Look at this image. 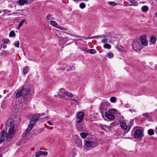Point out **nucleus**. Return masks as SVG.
Returning a JSON list of instances; mask_svg holds the SVG:
<instances>
[{
	"label": "nucleus",
	"instance_id": "obj_16",
	"mask_svg": "<svg viewBox=\"0 0 157 157\" xmlns=\"http://www.w3.org/2000/svg\"><path fill=\"white\" fill-rule=\"evenodd\" d=\"M75 141L78 147H80L82 146V142L80 137L78 136L75 139Z\"/></svg>",
	"mask_w": 157,
	"mask_h": 157
},
{
	"label": "nucleus",
	"instance_id": "obj_51",
	"mask_svg": "<svg viewBox=\"0 0 157 157\" xmlns=\"http://www.w3.org/2000/svg\"><path fill=\"white\" fill-rule=\"evenodd\" d=\"M48 124L49 125H53V123L52 122L50 121H48L47 122Z\"/></svg>",
	"mask_w": 157,
	"mask_h": 157
},
{
	"label": "nucleus",
	"instance_id": "obj_53",
	"mask_svg": "<svg viewBox=\"0 0 157 157\" xmlns=\"http://www.w3.org/2000/svg\"><path fill=\"white\" fill-rule=\"evenodd\" d=\"M129 111H130L132 113L133 111L134 112H136V111L133 109H130L129 110Z\"/></svg>",
	"mask_w": 157,
	"mask_h": 157
},
{
	"label": "nucleus",
	"instance_id": "obj_2",
	"mask_svg": "<svg viewBox=\"0 0 157 157\" xmlns=\"http://www.w3.org/2000/svg\"><path fill=\"white\" fill-rule=\"evenodd\" d=\"M40 116L39 113H36L34 115L32 118L31 119L29 124L28 125V128H27L26 131L24 133L25 136H26L27 134V133L30 131L33 128L35 122L39 121L38 119Z\"/></svg>",
	"mask_w": 157,
	"mask_h": 157
},
{
	"label": "nucleus",
	"instance_id": "obj_6",
	"mask_svg": "<svg viewBox=\"0 0 157 157\" xmlns=\"http://www.w3.org/2000/svg\"><path fill=\"white\" fill-rule=\"evenodd\" d=\"M133 49L136 52H138L141 48L140 43L137 41H133L132 44Z\"/></svg>",
	"mask_w": 157,
	"mask_h": 157
},
{
	"label": "nucleus",
	"instance_id": "obj_34",
	"mask_svg": "<svg viewBox=\"0 0 157 157\" xmlns=\"http://www.w3.org/2000/svg\"><path fill=\"white\" fill-rule=\"evenodd\" d=\"M117 49L119 51H121L122 50L123 47L121 45H117L116 46Z\"/></svg>",
	"mask_w": 157,
	"mask_h": 157
},
{
	"label": "nucleus",
	"instance_id": "obj_13",
	"mask_svg": "<svg viewBox=\"0 0 157 157\" xmlns=\"http://www.w3.org/2000/svg\"><path fill=\"white\" fill-rule=\"evenodd\" d=\"M32 2H28L26 0H19L18 1V4L20 6H22L25 4L26 5L30 4Z\"/></svg>",
	"mask_w": 157,
	"mask_h": 157
},
{
	"label": "nucleus",
	"instance_id": "obj_58",
	"mask_svg": "<svg viewBox=\"0 0 157 157\" xmlns=\"http://www.w3.org/2000/svg\"><path fill=\"white\" fill-rule=\"evenodd\" d=\"M155 133H156V134H157V126L156 127V128H155Z\"/></svg>",
	"mask_w": 157,
	"mask_h": 157
},
{
	"label": "nucleus",
	"instance_id": "obj_12",
	"mask_svg": "<svg viewBox=\"0 0 157 157\" xmlns=\"http://www.w3.org/2000/svg\"><path fill=\"white\" fill-rule=\"evenodd\" d=\"M21 90L23 94V96L27 95L30 93V90L28 88H25Z\"/></svg>",
	"mask_w": 157,
	"mask_h": 157
},
{
	"label": "nucleus",
	"instance_id": "obj_14",
	"mask_svg": "<svg viewBox=\"0 0 157 157\" xmlns=\"http://www.w3.org/2000/svg\"><path fill=\"white\" fill-rule=\"evenodd\" d=\"M104 113L105 114V117L109 120H112L115 119L114 116L107 113V111L104 112Z\"/></svg>",
	"mask_w": 157,
	"mask_h": 157
},
{
	"label": "nucleus",
	"instance_id": "obj_44",
	"mask_svg": "<svg viewBox=\"0 0 157 157\" xmlns=\"http://www.w3.org/2000/svg\"><path fill=\"white\" fill-rule=\"evenodd\" d=\"M60 92L62 93V94H64V92H66V91H65L64 89L63 88H61L59 90Z\"/></svg>",
	"mask_w": 157,
	"mask_h": 157
},
{
	"label": "nucleus",
	"instance_id": "obj_47",
	"mask_svg": "<svg viewBox=\"0 0 157 157\" xmlns=\"http://www.w3.org/2000/svg\"><path fill=\"white\" fill-rule=\"evenodd\" d=\"M2 41H4L5 43L7 44L10 41L9 39H3Z\"/></svg>",
	"mask_w": 157,
	"mask_h": 157
},
{
	"label": "nucleus",
	"instance_id": "obj_41",
	"mask_svg": "<svg viewBox=\"0 0 157 157\" xmlns=\"http://www.w3.org/2000/svg\"><path fill=\"white\" fill-rule=\"evenodd\" d=\"M16 47L19 48V41H17L15 42V43L14 44Z\"/></svg>",
	"mask_w": 157,
	"mask_h": 157
},
{
	"label": "nucleus",
	"instance_id": "obj_64",
	"mask_svg": "<svg viewBox=\"0 0 157 157\" xmlns=\"http://www.w3.org/2000/svg\"><path fill=\"white\" fill-rule=\"evenodd\" d=\"M155 16L157 17V12L155 13Z\"/></svg>",
	"mask_w": 157,
	"mask_h": 157
},
{
	"label": "nucleus",
	"instance_id": "obj_21",
	"mask_svg": "<svg viewBox=\"0 0 157 157\" xmlns=\"http://www.w3.org/2000/svg\"><path fill=\"white\" fill-rule=\"evenodd\" d=\"M130 2L131 4L129 5L130 6H137L138 5L137 2L135 0H130Z\"/></svg>",
	"mask_w": 157,
	"mask_h": 157
},
{
	"label": "nucleus",
	"instance_id": "obj_23",
	"mask_svg": "<svg viewBox=\"0 0 157 157\" xmlns=\"http://www.w3.org/2000/svg\"><path fill=\"white\" fill-rule=\"evenodd\" d=\"M86 52L91 54H94L96 52V51L94 49H91L87 50V51H86Z\"/></svg>",
	"mask_w": 157,
	"mask_h": 157
},
{
	"label": "nucleus",
	"instance_id": "obj_26",
	"mask_svg": "<svg viewBox=\"0 0 157 157\" xmlns=\"http://www.w3.org/2000/svg\"><path fill=\"white\" fill-rule=\"evenodd\" d=\"M147 133L149 135L151 136L154 134V131L153 129H150L148 130Z\"/></svg>",
	"mask_w": 157,
	"mask_h": 157
},
{
	"label": "nucleus",
	"instance_id": "obj_61",
	"mask_svg": "<svg viewBox=\"0 0 157 157\" xmlns=\"http://www.w3.org/2000/svg\"><path fill=\"white\" fill-rule=\"evenodd\" d=\"M81 1L87 2L89 0H80Z\"/></svg>",
	"mask_w": 157,
	"mask_h": 157
},
{
	"label": "nucleus",
	"instance_id": "obj_3",
	"mask_svg": "<svg viewBox=\"0 0 157 157\" xmlns=\"http://www.w3.org/2000/svg\"><path fill=\"white\" fill-rule=\"evenodd\" d=\"M10 128L9 129V134L8 135L9 137H12L14 135V124L13 123V120L12 119L8 120L6 124V128Z\"/></svg>",
	"mask_w": 157,
	"mask_h": 157
},
{
	"label": "nucleus",
	"instance_id": "obj_52",
	"mask_svg": "<svg viewBox=\"0 0 157 157\" xmlns=\"http://www.w3.org/2000/svg\"><path fill=\"white\" fill-rule=\"evenodd\" d=\"M71 100L72 101H74V102H76V103H77L78 102V100L77 99H75V98L71 99Z\"/></svg>",
	"mask_w": 157,
	"mask_h": 157
},
{
	"label": "nucleus",
	"instance_id": "obj_7",
	"mask_svg": "<svg viewBox=\"0 0 157 157\" xmlns=\"http://www.w3.org/2000/svg\"><path fill=\"white\" fill-rule=\"evenodd\" d=\"M84 114V113L82 112L78 113L77 115V117L78 119H79L76 121V123L78 124L80 123L83 119Z\"/></svg>",
	"mask_w": 157,
	"mask_h": 157
},
{
	"label": "nucleus",
	"instance_id": "obj_27",
	"mask_svg": "<svg viewBox=\"0 0 157 157\" xmlns=\"http://www.w3.org/2000/svg\"><path fill=\"white\" fill-rule=\"evenodd\" d=\"M98 126L100 127L102 130L105 131L106 129L105 128H106V126L105 125L102 124H99Z\"/></svg>",
	"mask_w": 157,
	"mask_h": 157
},
{
	"label": "nucleus",
	"instance_id": "obj_25",
	"mask_svg": "<svg viewBox=\"0 0 157 157\" xmlns=\"http://www.w3.org/2000/svg\"><path fill=\"white\" fill-rule=\"evenodd\" d=\"M141 10L143 12H146L148 10V7L146 6H144L142 7Z\"/></svg>",
	"mask_w": 157,
	"mask_h": 157
},
{
	"label": "nucleus",
	"instance_id": "obj_9",
	"mask_svg": "<svg viewBox=\"0 0 157 157\" xmlns=\"http://www.w3.org/2000/svg\"><path fill=\"white\" fill-rule=\"evenodd\" d=\"M76 125L77 129L79 131H86V127L84 124L80 125L76 123Z\"/></svg>",
	"mask_w": 157,
	"mask_h": 157
},
{
	"label": "nucleus",
	"instance_id": "obj_30",
	"mask_svg": "<svg viewBox=\"0 0 157 157\" xmlns=\"http://www.w3.org/2000/svg\"><path fill=\"white\" fill-rule=\"evenodd\" d=\"M64 94L68 96V97L70 98H71L73 97V94L71 93L68 92L67 91H66V92H64Z\"/></svg>",
	"mask_w": 157,
	"mask_h": 157
},
{
	"label": "nucleus",
	"instance_id": "obj_56",
	"mask_svg": "<svg viewBox=\"0 0 157 157\" xmlns=\"http://www.w3.org/2000/svg\"><path fill=\"white\" fill-rule=\"evenodd\" d=\"M75 69V67H74L72 66L70 70H74Z\"/></svg>",
	"mask_w": 157,
	"mask_h": 157
},
{
	"label": "nucleus",
	"instance_id": "obj_19",
	"mask_svg": "<svg viewBox=\"0 0 157 157\" xmlns=\"http://www.w3.org/2000/svg\"><path fill=\"white\" fill-rule=\"evenodd\" d=\"M143 116L147 118L148 121H152V118L149 113H144L143 114Z\"/></svg>",
	"mask_w": 157,
	"mask_h": 157
},
{
	"label": "nucleus",
	"instance_id": "obj_15",
	"mask_svg": "<svg viewBox=\"0 0 157 157\" xmlns=\"http://www.w3.org/2000/svg\"><path fill=\"white\" fill-rule=\"evenodd\" d=\"M69 40L68 37H61L60 38V42L59 43V45L60 46L61 44L63 45L65 43Z\"/></svg>",
	"mask_w": 157,
	"mask_h": 157
},
{
	"label": "nucleus",
	"instance_id": "obj_32",
	"mask_svg": "<svg viewBox=\"0 0 157 157\" xmlns=\"http://www.w3.org/2000/svg\"><path fill=\"white\" fill-rule=\"evenodd\" d=\"M6 101L4 100L3 101L1 105V108L3 109H5L6 107Z\"/></svg>",
	"mask_w": 157,
	"mask_h": 157
},
{
	"label": "nucleus",
	"instance_id": "obj_54",
	"mask_svg": "<svg viewBox=\"0 0 157 157\" xmlns=\"http://www.w3.org/2000/svg\"><path fill=\"white\" fill-rule=\"evenodd\" d=\"M58 96L60 98L62 97V95H61L60 94H58L57 95H55V96L56 97H57Z\"/></svg>",
	"mask_w": 157,
	"mask_h": 157
},
{
	"label": "nucleus",
	"instance_id": "obj_18",
	"mask_svg": "<svg viewBox=\"0 0 157 157\" xmlns=\"http://www.w3.org/2000/svg\"><path fill=\"white\" fill-rule=\"evenodd\" d=\"M10 54V52L5 50H3L0 53V56H6L7 55Z\"/></svg>",
	"mask_w": 157,
	"mask_h": 157
},
{
	"label": "nucleus",
	"instance_id": "obj_11",
	"mask_svg": "<svg viewBox=\"0 0 157 157\" xmlns=\"http://www.w3.org/2000/svg\"><path fill=\"white\" fill-rule=\"evenodd\" d=\"M9 134V131H8V133H7V132H5L4 131H2L1 132V135L2 136L0 137V138L2 140H3L4 141L6 138V139L8 138H11V137H9L8 136V135Z\"/></svg>",
	"mask_w": 157,
	"mask_h": 157
},
{
	"label": "nucleus",
	"instance_id": "obj_46",
	"mask_svg": "<svg viewBox=\"0 0 157 157\" xmlns=\"http://www.w3.org/2000/svg\"><path fill=\"white\" fill-rule=\"evenodd\" d=\"M41 155L46 156L48 155V152L47 151H41Z\"/></svg>",
	"mask_w": 157,
	"mask_h": 157
},
{
	"label": "nucleus",
	"instance_id": "obj_28",
	"mask_svg": "<svg viewBox=\"0 0 157 157\" xmlns=\"http://www.w3.org/2000/svg\"><path fill=\"white\" fill-rule=\"evenodd\" d=\"M88 135V134L85 132H81L80 134V136L83 139H85L86 138L87 136Z\"/></svg>",
	"mask_w": 157,
	"mask_h": 157
},
{
	"label": "nucleus",
	"instance_id": "obj_39",
	"mask_svg": "<svg viewBox=\"0 0 157 157\" xmlns=\"http://www.w3.org/2000/svg\"><path fill=\"white\" fill-rule=\"evenodd\" d=\"M116 98L115 97H112L110 98V101L111 102L114 103L116 101Z\"/></svg>",
	"mask_w": 157,
	"mask_h": 157
},
{
	"label": "nucleus",
	"instance_id": "obj_59",
	"mask_svg": "<svg viewBox=\"0 0 157 157\" xmlns=\"http://www.w3.org/2000/svg\"><path fill=\"white\" fill-rule=\"evenodd\" d=\"M82 50L84 51L85 52H86V51H87L85 49H82Z\"/></svg>",
	"mask_w": 157,
	"mask_h": 157
},
{
	"label": "nucleus",
	"instance_id": "obj_49",
	"mask_svg": "<svg viewBox=\"0 0 157 157\" xmlns=\"http://www.w3.org/2000/svg\"><path fill=\"white\" fill-rule=\"evenodd\" d=\"M133 122L134 121L133 120H131L129 122L130 124L128 126L129 127V126H131V127H132L133 124Z\"/></svg>",
	"mask_w": 157,
	"mask_h": 157
},
{
	"label": "nucleus",
	"instance_id": "obj_10",
	"mask_svg": "<svg viewBox=\"0 0 157 157\" xmlns=\"http://www.w3.org/2000/svg\"><path fill=\"white\" fill-rule=\"evenodd\" d=\"M85 145L87 147L90 148H92L95 147L94 144L93 142L87 140L85 142L84 145Z\"/></svg>",
	"mask_w": 157,
	"mask_h": 157
},
{
	"label": "nucleus",
	"instance_id": "obj_42",
	"mask_svg": "<svg viewBox=\"0 0 157 157\" xmlns=\"http://www.w3.org/2000/svg\"><path fill=\"white\" fill-rule=\"evenodd\" d=\"M108 4L112 6H115L116 5V3L113 2H108Z\"/></svg>",
	"mask_w": 157,
	"mask_h": 157
},
{
	"label": "nucleus",
	"instance_id": "obj_63",
	"mask_svg": "<svg viewBox=\"0 0 157 157\" xmlns=\"http://www.w3.org/2000/svg\"><path fill=\"white\" fill-rule=\"evenodd\" d=\"M71 70H70V68H68L67 69V71H71Z\"/></svg>",
	"mask_w": 157,
	"mask_h": 157
},
{
	"label": "nucleus",
	"instance_id": "obj_40",
	"mask_svg": "<svg viewBox=\"0 0 157 157\" xmlns=\"http://www.w3.org/2000/svg\"><path fill=\"white\" fill-rule=\"evenodd\" d=\"M41 151H39L38 152H36V157H39L41 155Z\"/></svg>",
	"mask_w": 157,
	"mask_h": 157
},
{
	"label": "nucleus",
	"instance_id": "obj_31",
	"mask_svg": "<svg viewBox=\"0 0 157 157\" xmlns=\"http://www.w3.org/2000/svg\"><path fill=\"white\" fill-rule=\"evenodd\" d=\"M107 56L109 58H112L113 57V54L112 52H110L107 53Z\"/></svg>",
	"mask_w": 157,
	"mask_h": 157
},
{
	"label": "nucleus",
	"instance_id": "obj_1",
	"mask_svg": "<svg viewBox=\"0 0 157 157\" xmlns=\"http://www.w3.org/2000/svg\"><path fill=\"white\" fill-rule=\"evenodd\" d=\"M131 136H133L135 139L141 138L144 136V130L140 127H135L132 130Z\"/></svg>",
	"mask_w": 157,
	"mask_h": 157
},
{
	"label": "nucleus",
	"instance_id": "obj_38",
	"mask_svg": "<svg viewBox=\"0 0 157 157\" xmlns=\"http://www.w3.org/2000/svg\"><path fill=\"white\" fill-rule=\"evenodd\" d=\"M65 33H66L67 34L69 35H70V36H75L76 37H77V38H82L83 37L80 36H78V35H73V34H71L69 33H66V32H65Z\"/></svg>",
	"mask_w": 157,
	"mask_h": 157
},
{
	"label": "nucleus",
	"instance_id": "obj_36",
	"mask_svg": "<svg viewBox=\"0 0 157 157\" xmlns=\"http://www.w3.org/2000/svg\"><path fill=\"white\" fill-rule=\"evenodd\" d=\"M29 67L28 66H26L24 67L23 69V73L25 74H26L28 70Z\"/></svg>",
	"mask_w": 157,
	"mask_h": 157
},
{
	"label": "nucleus",
	"instance_id": "obj_55",
	"mask_svg": "<svg viewBox=\"0 0 157 157\" xmlns=\"http://www.w3.org/2000/svg\"><path fill=\"white\" fill-rule=\"evenodd\" d=\"M47 128H49L51 130H52L53 128V127H50L49 126H47Z\"/></svg>",
	"mask_w": 157,
	"mask_h": 157
},
{
	"label": "nucleus",
	"instance_id": "obj_4",
	"mask_svg": "<svg viewBox=\"0 0 157 157\" xmlns=\"http://www.w3.org/2000/svg\"><path fill=\"white\" fill-rule=\"evenodd\" d=\"M109 105V102L104 101L101 103V105L99 106V109L102 116L104 117V112L107 111V107Z\"/></svg>",
	"mask_w": 157,
	"mask_h": 157
},
{
	"label": "nucleus",
	"instance_id": "obj_20",
	"mask_svg": "<svg viewBox=\"0 0 157 157\" xmlns=\"http://www.w3.org/2000/svg\"><path fill=\"white\" fill-rule=\"evenodd\" d=\"M21 96H23V94L22 92H21V90H20L16 93L15 96L16 98H18Z\"/></svg>",
	"mask_w": 157,
	"mask_h": 157
},
{
	"label": "nucleus",
	"instance_id": "obj_33",
	"mask_svg": "<svg viewBox=\"0 0 157 157\" xmlns=\"http://www.w3.org/2000/svg\"><path fill=\"white\" fill-rule=\"evenodd\" d=\"M156 40V38L155 36H152L151 38V41L152 43H154Z\"/></svg>",
	"mask_w": 157,
	"mask_h": 157
},
{
	"label": "nucleus",
	"instance_id": "obj_24",
	"mask_svg": "<svg viewBox=\"0 0 157 157\" xmlns=\"http://www.w3.org/2000/svg\"><path fill=\"white\" fill-rule=\"evenodd\" d=\"M109 112L112 114H115L117 113V111L114 109H109L108 110Z\"/></svg>",
	"mask_w": 157,
	"mask_h": 157
},
{
	"label": "nucleus",
	"instance_id": "obj_5",
	"mask_svg": "<svg viewBox=\"0 0 157 157\" xmlns=\"http://www.w3.org/2000/svg\"><path fill=\"white\" fill-rule=\"evenodd\" d=\"M120 124L121 128L124 130V134L123 135L124 136L126 133H127L130 130L131 128V126H129L128 128V126L126 125V123L123 121H121L120 122Z\"/></svg>",
	"mask_w": 157,
	"mask_h": 157
},
{
	"label": "nucleus",
	"instance_id": "obj_62",
	"mask_svg": "<svg viewBox=\"0 0 157 157\" xmlns=\"http://www.w3.org/2000/svg\"><path fill=\"white\" fill-rule=\"evenodd\" d=\"M3 141V140H2L1 138H0V144H1L2 142Z\"/></svg>",
	"mask_w": 157,
	"mask_h": 157
},
{
	"label": "nucleus",
	"instance_id": "obj_29",
	"mask_svg": "<svg viewBox=\"0 0 157 157\" xmlns=\"http://www.w3.org/2000/svg\"><path fill=\"white\" fill-rule=\"evenodd\" d=\"M16 34L15 33L14 31L12 30L9 33V36L10 37H13L15 36Z\"/></svg>",
	"mask_w": 157,
	"mask_h": 157
},
{
	"label": "nucleus",
	"instance_id": "obj_50",
	"mask_svg": "<svg viewBox=\"0 0 157 157\" xmlns=\"http://www.w3.org/2000/svg\"><path fill=\"white\" fill-rule=\"evenodd\" d=\"M3 11L6 12H5L4 13L5 14L7 13H10L11 12V11H10L8 10H3Z\"/></svg>",
	"mask_w": 157,
	"mask_h": 157
},
{
	"label": "nucleus",
	"instance_id": "obj_17",
	"mask_svg": "<svg viewBox=\"0 0 157 157\" xmlns=\"http://www.w3.org/2000/svg\"><path fill=\"white\" fill-rule=\"evenodd\" d=\"M50 23L54 27L59 28L60 29H62L63 28L61 27H58V24L55 21H50Z\"/></svg>",
	"mask_w": 157,
	"mask_h": 157
},
{
	"label": "nucleus",
	"instance_id": "obj_43",
	"mask_svg": "<svg viewBox=\"0 0 157 157\" xmlns=\"http://www.w3.org/2000/svg\"><path fill=\"white\" fill-rule=\"evenodd\" d=\"M46 18L48 20H53L54 19L53 17H51L50 15H48L47 16Z\"/></svg>",
	"mask_w": 157,
	"mask_h": 157
},
{
	"label": "nucleus",
	"instance_id": "obj_45",
	"mask_svg": "<svg viewBox=\"0 0 157 157\" xmlns=\"http://www.w3.org/2000/svg\"><path fill=\"white\" fill-rule=\"evenodd\" d=\"M108 41V39L107 38H104L101 40V42L102 43H105L107 42Z\"/></svg>",
	"mask_w": 157,
	"mask_h": 157
},
{
	"label": "nucleus",
	"instance_id": "obj_57",
	"mask_svg": "<svg viewBox=\"0 0 157 157\" xmlns=\"http://www.w3.org/2000/svg\"><path fill=\"white\" fill-rule=\"evenodd\" d=\"M6 47H7V46H6V45H3V48L4 49H5V48H6Z\"/></svg>",
	"mask_w": 157,
	"mask_h": 157
},
{
	"label": "nucleus",
	"instance_id": "obj_60",
	"mask_svg": "<svg viewBox=\"0 0 157 157\" xmlns=\"http://www.w3.org/2000/svg\"><path fill=\"white\" fill-rule=\"evenodd\" d=\"M20 142H18L17 143V144H16V145H18V146H19L20 145Z\"/></svg>",
	"mask_w": 157,
	"mask_h": 157
},
{
	"label": "nucleus",
	"instance_id": "obj_35",
	"mask_svg": "<svg viewBox=\"0 0 157 157\" xmlns=\"http://www.w3.org/2000/svg\"><path fill=\"white\" fill-rule=\"evenodd\" d=\"M104 47L105 48L110 49L111 48V46L109 44H105L104 45Z\"/></svg>",
	"mask_w": 157,
	"mask_h": 157
},
{
	"label": "nucleus",
	"instance_id": "obj_48",
	"mask_svg": "<svg viewBox=\"0 0 157 157\" xmlns=\"http://www.w3.org/2000/svg\"><path fill=\"white\" fill-rule=\"evenodd\" d=\"M25 19H23L21 21L19 24H20V25H21V26H22V25H23L24 23V22H25Z\"/></svg>",
	"mask_w": 157,
	"mask_h": 157
},
{
	"label": "nucleus",
	"instance_id": "obj_22",
	"mask_svg": "<svg viewBox=\"0 0 157 157\" xmlns=\"http://www.w3.org/2000/svg\"><path fill=\"white\" fill-rule=\"evenodd\" d=\"M102 36L101 35H99L97 36H92L91 37H85V39L86 40H88L89 39H92L94 38H101L102 37Z\"/></svg>",
	"mask_w": 157,
	"mask_h": 157
},
{
	"label": "nucleus",
	"instance_id": "obj_8",
	"mask_svg": "<svg viewBox=\"0 0 157 157\" xmlns=\"http://www.w3.org/2000/svg\"><path fill=\"white\" fill-rule=\"evenodd\" d=\"M146 35H144L140 37V39L141 43L144 46H147V41L146 39Z\"/></svg>",
	"mask_w": 157,
	"mask_h": 157
},
{
	"label": "nucleus",
	"instance_id": "obj_37",
	"mask_svg": "<svg viewBox=\"0 0 157 157\" xmlns=\"http://www.w3.org/2000/svg\"><path fill=\"white\" fill-rule=\"evenodd\" d=\"M86 5L85 3L82 2L79 4V7L81 9H83L86 7Z\"/></svg>",
	"mask_w": 157,
	"mask_h": 157
}]
</instances>
